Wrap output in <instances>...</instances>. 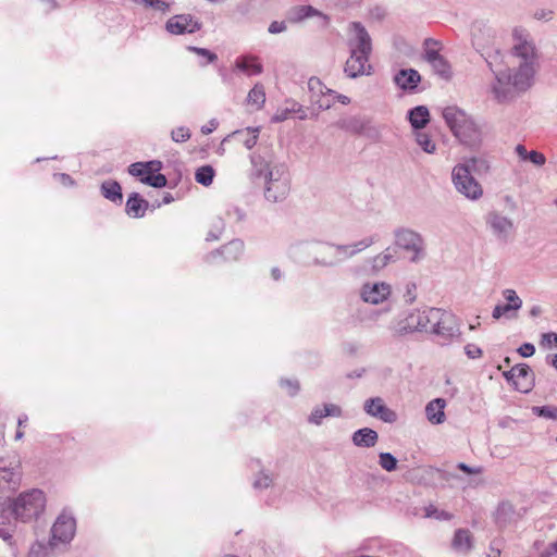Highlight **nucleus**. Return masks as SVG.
<instances>
[{
    "instance_id": "6e6552de",
    "label": "nucleus",
    "mask_w": 557,
    "mask_h": 557,
    "mask_svg": "<svg viewBox=\"0 0 557 557\" xmlns=\"http://www.w3.org/2000/svg\"><path fill=\"white\" fill-rule=\"evenodd\" d=\"M431 320L433 323L430 332L440 336L445 342L459 335V327L453 313L438 308L437 311H432Z\"/></svg>"
},
{
    "instance_id": "6e6d98bb",
    "label": "nucleus",
    "mask_w": 557,
    "mask_h": 557,
    "mask_svg": "<svg viewBox=\"0 0 557 557\" xmlns=\"http://www.w3.org/2000/svg\"><path fill=\"white\" fill-rule=\"evenodd\" d=\"M326 414H325V411H324V407L323 408H320V407H317L310 414L309 417V421L311 423H314V424H320L322 419L325 418Z\"/></svg>"
},
{
    "instance_id": "dca6fc26",
    "label": "nucleus",
    "mask_w": 557,
    "mask_h": 557,
    "mask_svg": "<svg viewBox=\"0 0 557 557\" xmlns=\"http://www.w3.org/2000/svg\"><path fill=\"white\" fill-rule=\"evenodd\" d=\"M430 45L437 46L438 41L432 38L424 40V60L431 64L434 72L444 78L450 76V65L447 60L438 53L437 50L430 48Z\"/></svg>"
},
{
    "instance_id": "1a4fd4ad",
    "label": "nucleus",
    "mask_w": 557,
    "mask_h": 557,
    "mask_svg": "<svg viewBox=\"0 0 557 557\" xmlns=\"http://www.w3.org/2000/svg\"><path fill=\"white\" fill-rule=\"evenodd\" d=\"M438 308L424 307L408 314L405 320L400 321L396 326L397 333L404 332H430L433 321L431 320L432 311H437Z\"/></svg>"
},
{
    "instance_id": "7ed1b4c3",
    "label": "nucleus",
    "mask_w": 557,
    "mask_h": 557,
    "mask_svg": "<svg viewBox=\"0 0 557 557\" xmlns=\"http://www.w3.org/2000/svg\"><path fill=\"white\" fill-rule=\"evenodd\" d=\"M492 54L485 58L490 69L495 75V79L491 85V92L497 102H507L515 98V91H525L531 86L520 87L516 85L517 71L511 70H494Z\"/></svg>"
},
{
    "instance_id": "e2e57ef3",
    "label": "nucleus",
    "mask_w": 557,
    "mask_h": 557,
    "mask_svg": "<svg viewBox=\"0 0 557 557\" xmlns=\"http://www.w3.org/2000/svg\"><path fill=\"white\" fill-rule=\"evenodd\" d=\"M397 468V459L389 453H385V471H394Z\"/></svg>"
},
{
    "instance_id": "393cba45",
    "label": "nucleus",
    "mask_w": 557,
    "mask_h": 557,
    "mask_svg": "<svg viewBox=\"0 0 557 557\" xmlns=\"http://www.w3.org/2000/svg\"><path fill=\"white\" fill-rule=\"evenodd\" d=\"M13 507L11 504L0 505V537L8 541L11 537L13 522L15 521Z\"/></svg>"
},
{
    "instance_id": "bb28decb",
    "label": "nucleus",
    "mask_w": 557,
    "mask_h": 557,
    "mask_svg": "<svg viewBox=\"0 0 557 557\" xmlns=\"http://www.w3.org/2000/svg\"><path fill=\"white\" fill-rule=\"evenodd\" d=\"M446 401L443 398H435L431 400L425 407V414L428 420L433 424H441L445 421L444 409Z\"/></svg>"
},
{
    "instance_id": "412c9836",
    "label": "nucleus",
    "mask_w": 557,
    "mask_h": 557,
    "mask_svg": "<svg viewBox=\"0 0 557 557\" xmlns=\"http://www.w3.org/2000/svg\"><path fill=\"white\" fill-rule=\"evenodd\" d=\"M392 59L396 63L403 64L414 55V48L401 36L392 38Z\"/></svg>"
},
{
    "instance_id": "a878e982",
    "label": "nucleus",
    "mask_w": 557,
    "mask_h": 557,
    "mask_svg": "<svg viewBox=\"0 0 557 557\" xmlns=\"http://www.w3.org/2000/svg\"><path fill=\"white\" fill-rule=\"evenodd\" d=\"M236 67L248 76L259 75L263 71V66L259 59L255 55H244L236 59Z\"/></svg>"
},
{
    "instance_id": "ea45409f",
    "label": "nucleus",
    "mask_w": 557,
    "mask_h": 557,
    "mask_svg": "<svg viewBox=\"0 0 557 557\" xmlns=\"http://www.w3.org/2000/svg\"><path fill=\"white\" fill-rule=\"evenodd\" d=\"M213 176H214L213 168L210 165H203L196 171L195 180L197 183H199L203 186H209L213 181Z\"/></svg>"
},
{
    "instance_id": "8fccbe9b",
    "label": "nucleus",
    "mask_w": 557,
    "mask_h": 557,
    "mask_svg": "<svg viewBox=\"0 0 557 557\" xmlns=\"http://www.w3.org/2000/svg\"><path fill=\"white\" fill-rule=\"evenodd\" d=\"M403 298L406 304H412L417 298V285L412 282H409L405 286V292L403 294Z\"/></svg>"
},
{
    "instance_id": "a19ab883",
    "label": "nucleus",
    "mask_w": 557,
    "mask_h": 557,
    "mask_svg": "<svg viewBox=\"0 0 557 557\" xmlns=\"http://www.w3.org/2000/svg\"><path fill=\"white\" fill-rule=\"evenodd\" d=\"M416 141L428 153H434L436 150L435 143L421 129L416 131Z\"/></svg>"
},
{
    "instance_id": "b1692460",
    "label": "nucleus",
    "mask_w": 557,
    "mask_h": 557,
    "mask_svg": "<svg viewBox=\"0 0 557 557\" xmlns=\"http://www.w3.org/2000/svg\"><path fill=\"white\" fill-rule=\"evenodd\" d=\"M373 240L371 238H366L358 242L355 245L335 246L330 247V249L332 250V253L336 257V261H342L368 248L369 246H371Z\"/></svg>"
},
{
    "instance_id": "69168bd1",
    "label": "nucleus",
    "mask_w": 557,
    "mask_h": 557,
    "mask_svg": "<svg viewBox=\"0 0 557 557\" xmlns=\"http://www.w3.org/2000/svg\"><path fill=\"white\" fill-rule=\"evenodd\" d=\"M324 411H325L326 417H329V416L339 417L342 413L341 408L333 404L324 405Z\"/></svg>"
},
{
    "instance_id": "e433bc0d",
    "label": "nucleus",
    "mask_w": 557,
    "mask_h": 557,
    "mask_svg": "<svg viewBox=\"0 0 557 557\" xmlns=\"http://www.w3.org/2000/svg\"><path fill=\"white\" fill-rule=\"evenodd\" d=\"M460 165H467L470 172L479 175L486 174L490 171V162L484 157H471L465 160Z\"/></svg>"
},
{
    "instance_id": "39448f33",
    "label": "nucleus",
    "mask_w": 557,
    "mask_h": 557,
    "mask_svg": "<svg viewBox=\"0 0 557 557\" xmlns=\"http://www.w3.org/2000/svg\"><path fill=\"white\" fill-rule=\"evenodd\" d=\"M264 197L271 202L284 200L290 190V177L284 164H274L264 176Z\"/></svg>"
},
{
    "instance_id": "338daca9",
    "label": "nucleus",
    "mask_w": 557,
    "mask_h": 557,
    "mask_svg": "<svg viewBox=\"0 0 557 557\" xmlns=\"http://www.w3.org/2000/svg\"><path fill=\"white\" fill-rule=\"evenodd\" d=\"M542 344L557 347V333H545L542 335Z\"/></svg>"
},
{
    "instance_id": "58836bf2",
    "label": "nucleus",
    "mask_w": 557,
    "mask_h": 557,
    "mask_svg": "<svg viewBox=\"0 0 557 557\" xmlns=\"http://www.w3.org/2000/svg\"><path fill=\"white\" fill-rule=\"evenodd\" d=\"M247 101L257 110L261 109L265 102V91L263 85L256 84L253 88L249 91Z\"/></svg>"
},
{
    "instance_id": "5701e85b",
    "label": "nucleus",
    "mask_w": 557,
    "mask_h": 557,
    "mask_svg": "<svg viewBox=\"0 0 557 557\" xmlns=\"http://www.w3.org/2000/svg\"><path fill=\"white\" fill-rule=\"evenodd\" d=\"M443 117L451 133L455 135V131H458L463 123L467 122L470 115L456 106H449L443 110Z\"/></svg>"
},
{
    "instance_id": "a18cd8bd",
    "label": "nucleus",
    "mask_w": 557,
    "mask_h": 557,
    "mask_svg": "<svg viewBox=\"0 0 557 557\" xmlns=\"http://www.w3.org/2000/svg\"><path fill=\"white\" fill-rule=\"evenodd\" d=\"M191 136L190 129L185 126H180L171 132V138L175 143H185Z\"/></svg>"
},
{
    "instance_id": "13d9d810",
    "label": "nucleus",
    "mask_w": 557,
    "mask_h": 557,
    "mask_svg": "<svg viewBox=\"0 0 557 557\" xmlns=\"http://www.w3.org/2000/svg\"><path fill=\"white\" fill-rule=\"evenodd\" d=\"M281 385L287 388L289 395H295L299 389V383L292 380H282Z\"/></svg>"
},
{
    "instance_id": "49530a36",
    "label": "nucleus",
    "mask_w": 557,
    "mask_h": 557,
    "mask_svg": "<svg viewBox=\"0 0 557 557\" xmlns=\"http://www.w3.org/2000/svg\"><path fill=\"white\" fill-rule=\"evenodd\" d=\"M533 411L542 418L557 420V407L556 406H542L534 407Z\"/></svg>"
},
{
    "instance_id": "c03bdc74",
    "label": "nucleus",
    "mask_w": 557,
    "mask_h": 557,
    "mask_svg": "<svg viewBox=\"0 0 557 557\" xmlns=\"http://www.w3.org/2000/svg\"><path fill=\"white\" fill-rule=\"evenodd\" d=\"M141 182L143 183H146L150 186H153V187H164L166 185V177L163 175V174H156L154 173H151V174H148L146 175L145 177H141Z\"/></svg>"
},
{
    "instance_id": "9b49d317",
    "label": "nucleus",
    "mask_w": 557,
    "mask_h": 557,
    "mask_svg": "<svg viewBox=\"0 0 557 557\" xmlns=\"http://www.w3.org/2000/svg\"><path fill=\"white\" fill-rule=\"evenodd\" d=\"M20 459L16 455L0 457V491L15 490L20 483Z\"/></svg>"
},
{
    "instance_id": "4be33fe9",
    "label": "nucleus",
    "mask_w": 557,
    "mask_h": 557,
    "mask_svg": "<svg viewBox=\"0 0 557 557\" xmlns=\"http://www.w3.org/2000/svg\"><path fill=\"white\" fill-rule=\"evenodd\" d=\"M421 82V75L413 69L399 70L394 76V83L403 90H414Z\"/></svg>"
},
{
    "instance_id": "5fc2aeb1",
    "label": "nucleus",
    "mask_w": 557,
    "mask_h": 557,
    "mask_svg": "<svg viewBox=\"0 0 557 557\" xmlns=\"http://www.w3.org/2000/svg\"><path fill=\"white\" fill-rule=\"evenodd\" d=\"M258 128L256 129H247L248 137L244 140V145L247 149H251L258 140Z\"/></svg>"
},
{
    "instance_id": "ddd939ff",
    "label": "nucleus",
    "mask_w": 557,
    "mask_h": 557,
    "mask_svg": "<svg viewBox=\"0 0 557 557\" xmlns=\"http://www.w3.org/2000/svg\"><path fill=\"white\" fill-rule=\"evenodd\" d=\"M485 221L493 235L502 242H507L513 233L515 225L512 220L500 212H488Z\"/></svg>"
},
{
    "instance_id": "0e129e2a",
    "label": "nucleus",
    "mask_w": 557,
    "mask_h": 557,
    "mask_svg": "<svg viewBox=\"0 0 557 557\" xmlns=\"http://www.w3.org/2000/svg\"><path fill=\"white\" fill-rule=\"evenodd\" d=\"M284 30H286L285 22L274 21L269 26V32L271 34H278V33H282Z\"/></svg>"
},
{
    "instance_id": "0eeeda50",
    "label": "nucleus",
    "mask_w": 557,
    "mask_h": 557,
    "mask_svg": "<svg viewBox=\"0 0 557 557\" xmlns=\"http://www.w3.org/2000/svg\"><path fill=\"white\" fill-rule=\"evenodd\" d=\"M451 181L456 190L469 200L475 201L483 196L481 184L472 176L467 165L456 164L451 171Z\"/></svg>"
},
{
    "instance_id": "7c9ffc66",
    "label": "nucleus",
    "mask_w": 557,
    "mask_h": 557,
    "mask_svg": "<svg viewBox=\"0 0 557 557\" xmlns=\"http://www.w3.org/2000/svg\"><path fill=\"white\" fill-rule=\"evenodd\" d=\"M518 515L516 513L513 506L508 503H502L495 512V520L499 527H506L517 520Z\"/></svg>"
},
{
    "instance_id": "3c124183",
    "label": "nucleus",
    "mask_w": 557,
    "mask_h": 557,
    "mask_svg": "<svg viewBox=\"0 0 557 557\" xmlns=\"http://www.w3.org/2000/svg\"><path fill=\"white\" fill-rule=\"evenodd\" d=\"M0 557H17V549L12 545V543H4L0 547Z\"/></svg>"
},
{
    "instance_id": "72a5a7b5",
    "label": "nucleus",
    "mask_w": 557,
    "mask_h": 557,
    "mask_svg": "<svg viewBox=\"0 0 557 557\" xmlns=\"http://www.w3.org/2000/svg\"><path fill=\"white\" fill-rule=\"evenodd\" d=\"M148 208V201L140 198L138 194H133L129 196L126 202V212L127 214L140 218L145 214Z\"/></svg>"
},
{
    "instance_id": "4468645a",
    "label": "nucleus",
    "mask_w": 557,
    "mask_h": 557,
    "mask_svg": "<svg viewBox=\"0 0 557 557\" xmlns=\"http://www.w3.org/2000/svg\"><path fill=\"white\" fill-rule=\"evenodd\" d=\"M504 299L507 304H498L494 307L492 317L499 320L502 317L515 319L518 317V311L522 307V299L517 295L516 290L506 288L502 292Z\"/></svg>"
},
{
    "instance_id": "4d7b16f0",
    "label": "nucleus",
    "mask_w": 557,
    "mask_h": 557,
    "mask_svg": "<svg viewBox=\"0 0 557 557\" xmlns=\"http://www.w3.org/2000/svg\"><path fill=\"white\" fill-rule=\"evenodd\" d=\"M528 160H530L533 164L541 166L545 164L546 158L543 153L533 150L529 153Z\"/></svg>"
},
{
    "instance_id": "864d4df0",
    "label": "nucleus",
    "mask_w": 557,
    "mask_h": 557,
    "mask_svg": "<svg viewBox=\"0 0 557 557\" xmlns=\"http://www.w3.org/2000/svg\"><path fill=\"white\" fill-rule=\"evenodd\" d=\"M272 483V478L269 474L261 473L255 481L256 488H267Z\"/></svg>"
},
{
    "instance_id": "de8ad7c7",
    "label": "nucleus",
    "mask_w": 557,
    "mask_h": 557,
    "mask_svg": "<svg viewBox=\"0 0 557 557\" xmlns=\"http://www.w3.org/2000/svg\"><path fill=\"white\" fill-rule=\"evenodd\" d=\"M28 557H52L49 553V547L41 544L36 543L32 546Z\"/></svg>"
},
{
    "instance_id": "473e14b6",
    "label": "nucleus",
    "mask_w": 557,
    "mask_h": 557,
    "mask_svg": "<svg viewBox=\"0 0 557 557\" xmlns=\"http://www.w3.org/2000/svg\"><path fill=\"white\" fill-rule=\"evenodd\" d=\"M162 168V163L160 161H149L147 163L136 162L129 165L128 172L133 176H143L145 177L148 174L159 172Z\"/></svg>"
},
{
    "instance_id": "37998d69",
    "label": "nucleus",
    "mask_w": 557,
    "mask_h": 557,
    "mask_svg": "<svg viewBox=\"0 0 557 557\" xmlns=\"http://www.w3.org/2000/svg\"><path fill=\"white\" fill-rule=\"evenodd\" d=\"M367 413L383 419V400L380 397L369 399L364 404Z\"/></svg>"
},
{
    "instance_id": "680f3d73",
    "label": "nucleus",
    "mask_w": 557,
    "mask_h": 557,
    "mask_svg": "<svg viewBox=\"0 0 557 557\" xmlns=\"http://www.w3.org/2000/svg\"><path fill=\"white\" fill-rule=\"evenodd\" d=\"M188 49L199 55L207 57L210 62H213L216 59V55L214 53L210 52L205 48L189 47Z\"/></svg>"
},
{
    "instance_id": "f8f14e48",
    "label": "nucleus",
    "mask_w": 557,
    "mask_h": 557,
    "mask_svg": "<svg viewBox=\"0 0 557 557\" xmlns=\"http://www.w3.org/2000/svg\"><path fill=\"white\" fill-rule=\"evenodd\" d=\"M75 529L76 523L72 516L66 513L60 515L52 525V537L49 546H55L58 543L64 544L70 542L75 534Z\"/></svg>"
},
{
    "instance_id": "c9c22d12",
    "label": "nucleus",
    "mask_w": 557,
    "mask_h": 557,
    "mask_svg": "<svg viewBox=\"0 0 557 557\" xmlns=\"http://www.w3.org/2000/svg\"><path fill=\"white\" fill-rule=\"evenodd\" d=\"M383 284H380L377 282L375 283H366L361 290V297L366 302L370 304H379L381 300H383V294L381 290V287Z\"/></svg>"
},
{
    "instance_id": "aec40b11",
    "label": "nucleus",
    "mask_w": 557,
    "mask_h": 557,
    "mask_svg": "<svg viewBox=\"0 0 557 557\" xmlns=\"http://www.w3.org/2000/svg\"><path fill=\"white\" fill-rule=\"evenodd\" d=\"M515 388L521 393H529L534 386V373L525 363L515 366Z\"/></svg>"
},
{
    "instance_id": "9d476101",
    "label": "nucleus",
    "mask_w": 557,
    "mask_h": 557,
    "mask_svg": "<svg viewBox=\"0 0 557 557\" xmlns=\"http://www.w3.org/2000/svg\"><path fill=\"white\" fill-rule=\"evenodd\" d=\"M335 126L345 132L361 135L370 139H377L380 136V129L372 125L369 119H364L357 115L341 117Z\"/></svg>"
},
{
    "instance_id": "f704fd0d",
    "label": "nucleus",
    "mask_w": 557,
    "mask_h": 557,
    "mask_svg": "<svg viewBox=\"0 0 557 557\" xmlns=\"http://www.w3.org/2000/svg\"><path fill=\"white\" fill-rule=\"evenodd\" d=\"M244 251V243L239 239H235L226 244L221 248L220 253L226 261H236Z\"/></svg>"
},
{
    "instance_id": "09e8293b",
    "label": "nucleus",
    "mask_w": 557,
    "mask_h": 557,
    "mask_svg": "<svg viewBox=\"0 0 557 557\" xmlns=\"http://www.w3.org/2000/svg\"><path fill=\"white\" fill-rule=\"evenodd\" d=\"M555 12L552 9L540 8L533 13V17L537 21L549 22L554 18Z\"/></svg>"
},
{
    "instance_id": "cd10ccee",
    "label": "nucleus",
    "mask_w": 557,
    "mask_h": 557,
    "mask_svg": "<svg viewBox=\"0 0 557 557\" xmlns=\"http://www.w3.org/2000/svg\"><path fill=\"white\" fill-rule=\"evenodd\" d=\"M354 445L362 448L373 447L379 441V434L372 429L363 428L352 434Z\"/></svg>"
},
{
    "instance_id": "052dcab7",
    "label": "nucleus",
    "mask_w": 557,
    "mask_h": 557,
    "mask_svg": "<svg viewBox=\"0 0 557 557\" xmlns=\"http://www.w3.org/2000/svg\"><path fill=\"white\" fill-rule=\"evenodd\" d=\"M28 422V417L26 414H21L17 419V431L15 433V440H21L24 436L23 431L21 430L23 426H25Z\"/></svg>"
},
{
    "instance_id": "f03ea898",
    "label": "nucleus",
    "mask_w": 557,
    "mask_h": 557,
    "mask_svg": "<svg viewBox=\"0 0 557 557\" xmlns=\"http://www.w3.org/2000/svg\"><path fill=\"white\" fill-rule=\"evenodd\" d=\"M512 55L518 60L516 85L531 86L537 63V50L528 30L517 27L512 32Z\"/></svg>"
},
{
    "instance_id": "f3484780",
    "label": "nucleus",
    "mask_w": 557,
    "mask_h": 557,
    "mask_svg": "<svg viewBox=\"0 0 557 557\" xmlns=\"http://www.w3.org/2000/svg\"><path fill=\"white\" fill-rule=\"evenodd\" d=\"M201 27V23L190 14H178L171 17L166 24L165 29L173 35H182L185 33L193 34L199 30Z\"/></svg>"
},
{
    "instance_id": "79ce46f5",
    "label": "nucleus",
    "mask_w": 557,
    "mask_h": 557,
    "mask_svg": "<svg viewBox=\"0 0 557 557\" xmlns=\"http://www.w3.org/2000/svg\"><path fill=\"white\" fill-rule=\"evenodd\" d=\"M251 164L255 173L258 176H265L267 172L271 170L273 165H271L268 161H265L260 154L253 153L250 157Z\"/></svg>"
},
{
    "instance_id": "a211bd4d",
    "label": "nucleus",
    "mask_w": 557,
    "mask_h": 557,
    "mask_svg": "<svg viewBox=\"0 0 557 557\" xmlns=\"http://www.w3.org/2000/svg\"><path fill=\"white\" fill-rule=\"evenodd\" d=\"M495 39V32L493 28L483 23H475L472 29V45L485 58V50L490 48Z\"/></svg>"
},
{
    "instance_id": "20e7f679",
    "label": "nucleus",
    "mask_w": 557,
    "mask_h": 557,
    "mask_svg": "<svg viewBox=\"0 0 557 557\" xmlns=\"http://www.w3.org/2000/svg\"><path fill=\"white\" fill-rule=\"evenodd\" d=\"M393 244L409 255L412 263H419L426 257V244L423 236L408 227H397L393 232Z\"/></svg>"
},
{
    "instance_id": "bf43d9fd",
    "label": "nucleus",
    "mask_w": 557,
    "mask_h": 557,
    "mask_svg": "<svg viewBox=\"0 0 557 557\" xmlns=\"http://www.w3.org/2000/svg\"><path fill=\"white\" fill-rule=\"evenodd\" d=\"M519 354L524 357V358H528V357H531L534 355L535 352V347L533 344H530V343H525L523 345L520 346V348L518 349Z\"/></svg>"
},
{
    "instance_id": "603ef678",
    "label": "nucleus",
    "mask_w": 557,
    "mask_h": 557,
    "mask_svg": "<svg viewBox=\"0 0 557 557\" xmlns=\"http://www.w3.org/2000/svg\"><path fill=\"white\" fill-rule=\"evenodd\" d=\"M465 352L470 359H476L482 356V349L474 345V344H468L465 346Z\"/></svg>"
},
{
    "instance_id": "c85d7f7f",
    "label": "nucleus",
    "mask_w": 557,
    "mask_h": 557,
    "mask_svg": "<svg viewBox=\"0 0 557 557\" xmlns=\"http://www.w3.org/2000/svg\"><path fill=\"white\" fill-rule=\"evenodd\" d=\"M453 548L459 553H467L472 548L473 539L468 529H458L453 539Z\"/></svg>"
},
{
    "instance_id": "c756f323",
    "label": "nucleus",
    "mask_w": 557,
    "mask_h": 557,
    "mask_svg": "<svg viewBox=\"0 0 557 557\" xmlns=\"http://www.w3.org/2000/svg\"><path fill=\"white\" fill-rule=\"evenodd\" d=\"M411 126L416 129H422L430 121L429 109L424 106H418L408 112Z\"/></svg>"
},
{
    "instance_id": "774afa93",
    "label": "nucleus",
    "mask_w": 557,
    "mask_h": 557,
    "mask_svg": "<svg viewBox=\"0 0 557 557\" xmlns=\"http://www.w3.org/2000/svg\"><path fill=\"white\" fill-rule=\"evenodd\" d=\"M541 557H557V542L552 543Z\"/></svg>"
},
{
    "instance_id": "4c0bfd02",
    "label": "nucleus",
    "mask_w": 557,
    "mask_h": 557,
    "mask_svg": "<svg viewBox=\"0 0 557 557\" xmlns=\"http://www.w3.org/2000/svg\"><path fill=\"white\" fill-rule=\"evenodd\" d=\"M101 191H102V195L107 199H109L115 203L122 202L123 196H122V191H121V186L117 182L107 181V182L102 183Z\"/></svg>"
},
{
    "instance_id": "2eb2a0df",
    "label": "nucleus",
    "mask_w": 557,
    "mask_h": 557,
    "mask_svg": "<svg viewBox=\"0 0 557 557\" xmlns=\"http://www.w3.org/2000/svg\"><path fill=\"white\" fill-rule=\"evenodd\" d=\"M308 86L311 92V102L320 110H329L334 104L335 91L324 86L319 78H310Z\"/></svg>"
},
{
    "instance_id": "2f4dec72",
    "label": "nucleus",
    "mask_w": 557,
    "mask_h": 557,
    "mask_svg": "<svg viewBox=\"0 0 557 557\" xmlns=\"http://www.w3.org/2000/svg\"><path fill=\"white\" fill-rule=\"evenodd\" d=\"M322 14L311 5H297L292 8L287 13V20L290 23H299L307 17Z\"/></svg>"
},
{
    "instance_id": "423d86ee",
    "label": "nucleus",
    "mask_w": 557,
    "mask_h": 557,
    "mask_svg": "<svg viewBox=\"0 0 557 557\" xmlns=\"http://www.w3.org/2000/svg\"><path fill=\"white\" fill-rule=\"evenodd\" d=\"M46 498L41 491L22 493L11 505L15 519L23 522L37 518L45 508Z\"/></svg>"
},
{
    "instance_id": "6ab92c4d",
    "label": "nucleus",
    "mask_w": 557,
    "mask_h": 557,
    "mask_svg": "<svg viewBox=\"0 0 557 557\" xmlns=\"http://www.w3.org/2000/svg\"><path fill=\"white\" fill-rule=\"evenodd\" d=\"M454 136L469 147H478L482 141L481 128L471 116L458 131H455Z\"/></svg>"
},
{
    "instance_id": "f257e3e1",
    "label": "nucleus",
    "mask_w": 557,
    "mask_h": 557,
    "mask_svg": "<svg viewBox=\"0 0 557 557\" xmlns=\"http://www.w3.org/2000/svg\"><path fill=\"white\" fill-rule=\"evenodd\" d=\"M348 47L350 55L345 64V73L350 78L369 75L371 65L368 63L371 53V38L366 28L357 22L349 26Z\"/></svg>"
}]
</instances>
